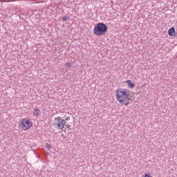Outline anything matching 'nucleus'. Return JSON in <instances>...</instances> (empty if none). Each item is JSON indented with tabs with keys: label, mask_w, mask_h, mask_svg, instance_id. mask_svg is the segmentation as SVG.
<instances>
[{
	"label": "nucleus",
	"mask_w": 177,
	"mask_h": 177,
	"mask_svg": "<svg viewBox=\"0 0 177 177\" xmlns=\"http://www.w3.org/2000/svg\"><path fill=\"white\" fill-rule=\"evenodd\" d=\"M129 91L126 88H120L116 91V99L119 103L128 106L129 104Z\"/></svg>",
	"instance_id": "nucleus-1"
},
{
	"label": "nucleus",
	"mask_w": 177,
	"mask_h": 177,
	"mask_svg": "<svg viewBox=\"0 0 177 177\" xmlns=\"http://www.w3.org/2000/svg\"><path fill=\"white\" fill-rule=\"evenodd\" d=\"M107 25L103 23H98L96 26L94 27L93 32L97 37L104 35L107 32Z\"/></svg>",
	"instance_id": "nucleus-2"
},
{
	"label": "nucleus",
	"mask_w": 177,
	"mask_h": 177,
	"mask_svg": "<svg viewBox=\"0 0 177 177\" xmlns=\"http://www.w3.org/2000/svg\"><path fill=\"white\" fill-rule=\"evenodd\" d=\"M67 122L64 120V119L62 118V117L58 116L55 118L53 122V127L55 129H58V131H63L64 129V127H66V124Z\"/></svg>",
	"instance_id": "nucleus-3"
},
{
	"label": "nucleus",
	"mask_w": 177,
	"mask_h": 177,
	"mask_svg": "<svg viewBox=\"0 0 177 177\" xmlns=\"http://www.w3.org/2000/svg\"><path fill=\"white\" fill-rule=\"evenodd\" d=\"M19 127L23 129V131H27L32 127V122L30 121L28 118L21 119Z\"/></svg>",
	"instance_id": "nucleus-4"
},
{
	"label": "nucleus",
	"mask_w": 177,
	"mask_h": 177,
	"mask_svg": "<svg viewBox=\"0 0 177 177\" xmlns=\"http://www.w3.org/2000/svg\"><path fill=\"white\" fill-rule=\"evenodd\" d=\"M126 84H127V86L130 89H133V88H135V84H133L131 80H127Z\"/></svg>",
	"instance_id": "nucleus-5"
},
{
	"label": "nucleus",
	"mask_w": 177,
	"mask_h": 177,
	"mask_svg": "<svg viewBox=\"0 0 177 177\" xmlns=\"http://www.w3.org/2000/svg\"><path fill=\"white\" fill-rule=\"evenodd\" d=\"M41 113V110L38 109H35L32 111L33 115L35 117H39V114Z\"/></svg>",
	"instance_id": "nucleus-6"
},
{
	"label": "nucleus",
	"mask_w": 177,
	"mask_h": 177,
	"mask_svg": "<svg viewBox=\"0 0 177 177\" xmlns=\"http://www.w3.org/2000/svg\"><path fill=\"white\" fill-rule=\"evenodd\" d=\"M174 34H175V28L171 27L168 30V35H169V37H172L174 35Z\"/></svg>",
	"instance_id": "nucleus-7"
},
{
	"label": "nucleus",
	"mask_w": 177,
	"mask_h": 177,
	"mask_svg": "<svg viewBox=\"0 0 177 177\" xmlns=\"http://www.w3.org/2000/svg\"><path fill=\"white\" fill-rule=\"evenodd\" d=\"M45 147H46V149H48V150H50V149L52 148V146H50V145H49V144H46L45 145Z\"/></svg>",
	"instance_id": "nucleus-8"
},
{
	"label": "nucleus",
	"mask_w": 177,
	"mask_h": 177,
	"mask_svg": "<svg viewBox=\"0 0 177 177\" xmlns=\"http://www.w3.org/2000/svg\"><path fill=\"white\" fill-rule=\"evenodd\" d=\"M67 20H68V17H62V21H67Z\"/></svg>",
	"instance_id": "nucleus-9"
},
{
	"label": "nucleus",
	"mask_w": 177,
	"mask_h": 177,
	"mask_svg": "<svg viewBox=\"0 0 177 177\" xmlns=\"http://www.w3.org/2000/svg\"><path fill=\"white\" fill-rule=\"evenodd\" d=\"M66 67L68 68H70V67H71V63L68 62L65 64Z\"/></svg>",
	"instance_id": "nucleus-10"
},
{
	"label": "nucleus",
	"mask_w": 177,
	"mask_h": 177,
	"mask_svg": "<svg viewBox=\"0 0 177 177\" xmlns=\"http://www.w3.org/2000/svg\"><path fill=\"white\" fill-rule=\"evenodd\" d=\"M145 177H153V176H150V175L146 174L145 175Z\"/></svg>",
	"instance_id": "nucleus-11"
}]
</instances>
